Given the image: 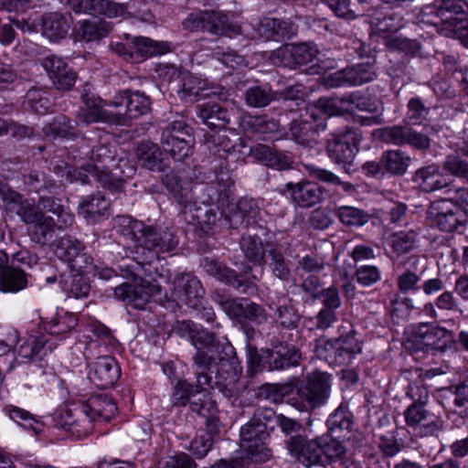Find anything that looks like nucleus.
Masks as SVG:
<instances>
[{"label": "nucleus", "mask_w": 468, "mask_h": 468, "mask_svg": "<svg viewBox=\"0 0 468 468\" xmlns=\"http://www.w3.org/2000/svg\"><path fill=\"white\" fill-rule=\"evenodd\" d=\"M117 412L113 399L106 394L90 396L87 400H80L71 405L65 412L60 411L56 416V425L74 433V428L81 426L83 432L90 428V423L96 419L110 420ZM77 432L81 431L77 429Z\"/></svg>", "instance_id": "f03ea898"}, {"label": "nucleus", "mask_w": 468, "mask_h": 468, "mask_svg": "<svg viewBox=\"0 0 468 468\" xmlns=\"http://www.w3.org/2000/svg\"><path fill=\"white\" fill-rule=\"evenodd\" d=\"M185 138H191L192 128L187 125L184 121L177 120L168 123L163 130L161 134V144H172V141H177Z\"/></svg>", "instance_id": "4d7b16f0"}, {"label": "nucleus", "mask_w": 468, "mask_h": 468, "mask_svg": "<svg viewBox=\"0 0 468 468\" xmlns=\"http://www.w3.org/2000/svg\"><path fill=\"white\" fill-rule=\"evenodd\" d=\"M111 25L101 18L93 17L80 23L77 37L85 42L99 41L111 32Z\"/></svg>", "instance_id": "a19ab883"}, {"label": "nucleus", "mask_w": 468, "mask_h": 468, "mask_svg": "<svg viewBox=\"0 0 468 468\" xmlns=\"http://www.w3.org/2000/svg\"><path fill=\"white\" fill-rule=\"evenodd\" d=\"M177 92L179 97L186 101H196L217 93L211 90L207 80L194 76L187 71L183 73Z\"/></svg>", "instance_id": "a878e982"}, {"label": "nucleus", "mask_w": 468, "mask_h": 468, "mask_svg": "<svg viewBox=\"0 0 468 468\" xmlns=\"http://www.w3.org/2000/svg\"><path fill=\"white\" fill-rule=\"evenodd\" d=\"M268 439L266 427L255 423L252 419L240 429V445L254 462L264 463L271 458V452L266 443Z\"/></svg>", "instance_id": "6e6552de"}, {"label": "nucleus", "mask_w": 468, "mask_h": 468, "mask_svg": "<svg viewBox=\"0 0 468 468\" xmlns=\"http://www.w3.org/2000/svg\"><path fill=\"white\" fill-rule=\"evenodd\" d=\"M362 139L361 131L352 127L333 133L325 146L328 157L333 163L343 165L346 170L355 159Z\"/></svg>", "instance_id": "39448f33"}, {"label": "nucleus", "mask_w": 468, "mask_h": 468, "mask_svg": "<svg viewBox=\"0 0 468 468\" xmlns=\"http://www.w3.org/2000/svg\"><path fill=\"white\" fill-rule=\"evenodd\" d=\"M326 129L325 118L312 112L305 117L293 120L290 125L291 134L293 140L300 144H306L314 138L315 133Z\"/></svg>", "instance_id": "412c9836"}, {"label": "nucleus", "mask_w": 468, "mask_h": 468, "mask_svg": "<svg viewBox=\"0 0 468 468\" xmlns=\"http://www.w3.org/2000/svg\"><path fill=\"white\" fill-rule=\"evenodd\" d=\"M417 234L413 231H400L388 238V244L398 254L410 252L415 246Z\"/></svg>", "instance_id": "052dcab7"}, {"label": "nucleus", "mask_w": 468, "mask_h": 468, "mask_svg": "<svg viewBox=\"0 0 468 468\" xmlns=\"http://www.w3.org/2000/svg\"><path fill=\"white\" fill-rule=\"evenodd\" d=\"M7 413L14 421L17 422L25 430L32 431L35 434H38L43 430V424L38 421L30 412L13 407L7 410Z\"/></svg>", "instance_id": "bf43d9fd"}, {"label": "nucleus", "mask_w": 468, "mask_h": 468, "mask_svg": "<svg viewBox=\"0 0 468 468\" xmlns=\"http://www.w3.org/2000/svg\"><path fill=\"white\" fill-rule=\"evenodd\" d=\"M204 294L200 281L193 274L182 272L175 277L172 297L177 303L196 309L201 304Z\"/></svg>", "instance_id": "ddd939ff"}, {"label": "nucleus", "mask_w": 468, "mask_h": 468, "mask_svg": "<svg viewBox=\"0 0 468 468\" xmlns=\"http://www.w3.org/2000/svg\"><path fill=\"white\" fill-rule=\"evenodd\" d=\"M239 247L244 257L253 265L265 264V247L257 235H243L239 240Z\"/></svg>", "instance_id": "37998d69"}, {"label": "nucleus", "mask_w": 468, "mask_h": 468, "mask_svg": "<svg viewBox=\"0 0 468 468\" xmlns=\"http://www.w3.org/2000/svg\"><path fill=\"white\" fill-rule=\"evenodd\" d=\"M331 388V376L321 371H314L307 378L304 387L299 388L298 394L310 409L326 403Z\"/></svg>", "instance_id": "4468645a"}, {"label": "nucleus", "mask_w": 468, "mask_h": 468, "mask_svg": "<svg viewBox=\"0 0 468 468\" xmlns=\"http://www.w3.org/2000/svg\"><path fill=\"white\" fill-rule=\"evenodd\" d=\"M379 138L388 144H410L417 149H426L430 145L428 136L413 130L410 125L388 126L378 131Z\"/></svg>", "instance_id": "2eb2a0df"}, {"label": "nucleus", "mask_w": 468, "mask_h": 468, "mask_svg": "<svg viewBox=\"0 0 468 468\" xmlns=\"http://www.w3.org/2000/svg\"><path fill=\"white\" fill-rule=\"evenodd\" d=\"M72 17L69 13L48 12L41 17L42 35L51 42L64 39L71 27Z\"/></svg>", "instance_id": "5701e85b"}, {"label": "nucleus", "mask_w": 468, "mask_h": 468, "mask_svg": "<svg viewBox=\"0 0 468 468\" xmlns=\"http://www.w3.org/2000/svg\"><path fill=\"white\" fill-rule=\"evenodd\" d=\"M337 218L346 226H362L368 221V215L362 209L351 206H340L335 210Z\"/></svg>", "instance_id": "13d9d810"}, {"label": "nucleus", "mask_w": 468, "mask_h": 468, "mask_svg": "<svg viewBox=\"0 0 468 468\" xmlns=\"http://www.w3.org/2000/svg\"><path fill=\"white\" fill-rule=\"evenodd\" d=\"M267 354L266 359L271 370L285 369L297 366L301 358V355L296 349L282 345L275 346Z\"/></svg>", "instance_id": "ea45409f"}, {"label": "nucleus", "mask_w": 468, "mask_h": 468, "mask_svg": "<svg viewBox=\"0 0 468 468\" xmlns=\"http://www.w3.org/2000/svg\"><path fill=\"white\" fill-rule=\"evenodd\" d=\"M162 182L175 200L184 208L192 212L197 197L194 182L185 171H171L162 178Z\"/></svg>", "instance_id": "f8f14e48"}, {"label": "nucleus", "mask_w": 468, "mask_h": 468, "mask_svg": "<svg viewBox=\"0 0 468 468\" xmlns=\"http://www.w3.org/2000/svg\"><path fill=\"white\" fill-rule=\"evenodd\" d=\"M196 387L194 388L186 379H179L174 386L171 401L173 406H186L192 396L197 394Z\"/></svg>", "instance_id": "69168bd1"}, {"label": "nucleus", "mask_w": 468, "mask_h": 468, "mask_svg": "<svg viewBox=\"0 0 468 468\" xmlns=\"http://www.w3.org/2000/svg\"><path fill=\"white\" fill-rule=\"evenodd\" d=\"M194 138L182 139L172 141V144H163L165 151L169 152L170 155L176 161H184L190 157L193 154Z\"/></svg>", "instance_id": "0e129e2a"}, {"label": "nucleus", "mask_w": 468, "mask_h": 468, "mask_svg": "<svg viewBox=\"0 0 468 468\" xmlns=\"http://www.w3.org/2000/svg\"><path fill=\"white\" fill-rule=\"evenodd\" d=\"M271 261L269 267L271 273L282 281H288L291 275L289 261L285 260L283 254L277 249H271L269 251Z\"/></svg>", "instance_id": "680f3d73"}, {"label": "nucleus", "mask_w": 468, "mask_h": 468, "mask_svg": "<svg viewBox=\"0 0 468 468\" xmlns=\"http://www.w3.org/2000/svg\"><path fill=\"white\" fill-rule=\"evenodd\" d=\"M197 108L198 118L210 129H223L229 122L228 111L218 104L207 102Z\"/></svg>", "instance_id": "e433bc0d"}, {"label": "nucleus", "mask_w": 468, "mask_h": 468, "mask_svg": "<svg viewBox=\"0 0 468 468\" xmlns=\"http://www.w3.org/2000/svg\"><path fill=\"white\" fill-rule=\"evenodd\" d=\"M369 23L375 33L385 37L386 35L396 33L403 27V17L396 12L384 14L376 11L370 15Z\"/></svg>", "instance_id": "4c0bfd02"}, {"label": "nucleus", "mask_w": 468, "mask_h": 468, "mask_svg": "<svg viewBox=\"0 0 468 468\" xmlns=\"http://www.w3.org/2000/svg\"><path fill=\"white\" fill-rule=\"evenodd\" d=\"M152 101L149 96L139 90H125L118 92L108 106L120 109L125 106V112H115L116 125L129 126L133 120L149 112Z\"/></svg>", "instance_id": "423d86ee"}, {"label": "nucleus", "mask_w": 468, "mask_h": 468, "mask_svg": "<svg viewBox=\"0 0 468 468\" xmlns=\"http://www.w3.org/2000/svg\"><path fill=\"white\" fill-rule=\"evenodd\" d=\"M133 44L137 53L143 58L163 55L170 50V44L165 41H155L149 37H136Z\"/></svg>", "instance_id": "09e8293b"}, {"label": "nucleus", "mask_w": 468, "mask_h": 468, "mask_svg": "<svg viewBox=\"0 0 468 468\" xmlns=\"http://www.w3.org/2000/svg\"><path fill=\"white\" fill-rule=\"evenodd\" d=\"M438 329L439 326L434 323L420 324L414 335L418 347L427 350L436 348L439 343Z\"/></svg>", "instance_id": "5fc2aeb1"}, {"label": "nucleus", "mask_w": 468, "mask_h": 468, "mask_svg": "<svg viewBox=\"0 0 468 468\" xmlns=\"http://www.w3.org/2000/svg\"><path fill=\"white\" fill-rule=\"evenodd\" d=\"M324 463L330 460L337 468H362L359 463L354 462L346 455L344 445L337 440L322 437Z\"/></svg>", "instance_id": "c9c22d12"}, {"label": "nucleus", "mask_w": 468, "mask_h": 468, "mask_svg": "<svg viewBox=\"0 0 468 468\" xmlns=\"http://www.w3.org/2000/svg\"><path fill=\"white\" fill-rule=\"evenodd\" d=\"M195 211L193 219L197 221V224L200 226L205 231H209L216 225L218 218L217 212L208 206L195 207H192V211Z\"/></svg>", "instance_id": "774afa93"}, {"label": "nucleus", "mask_w": 468, "mask_h": 468, "mask_svg": "<svg viewBox=\"0 0 468 468\" xmlns=\"http://www.w3.org/2000/svg\"><path fill=\"white\" fill-rule=\"evenodd\" d=\"M115 146L101 142L94 145L89 155V163L80 167L93 176L103 186L118 189L123 182L122 160L116 162Z\"/></svg>", "instance_id": "20e7f679"}, {"label": "nucleus", "mask_w": 468, "mask_h": 468, "mask_svg": "<svg viewBox=\"0 0 468 468\" xmlns=\"http://www.w3.org/2000/svg\"><path fill=\"white\" fill-rule=\"evenodd\" d=\"M304 166L309 176L314 179L326 184L339 186L347 194H351L355 191V186L353 184L342 181L338 176L329 170L316 166L313 164L305 165Z\"/></svg>", "instance_id": "8fccbe9b"}, {"label": "nucleus", "mask_w": 468, "mask_h": 468, "mask_svg": "<svg viewBox=\"0 0 468 468\" xmlns=\"http://www.w3.org/2000/svg\"><path fill=\"white\" fill-rule=\"evenodd\" d=\"M289 390L290 387L288 385L265 383L258 388L257 397L273 403H279L282 401Z\"/></svg>", "instance_id": "e2e57ef3"}, {"label": "nucleus", "mask_w": 468, "mask_h": 468, "mask_svg": "<svg viewBox=\"0 0 468 468\" xmlns=\"http://www.w3.org/2000/svg\"><path fill=\"white\" fill-rule=\"evenodd\" d=\"M202 267L208 275L232 286L241 293H251L256 291L255 281L258 280L256 275H251L248 280L243 279V276L249 275L252 271V268L249 265L245 266L243 274H238L234 270L227 267L218 261L205 258L202 261Z\"/></svg>", "instance_id": "0eeeda50"}, {"label": "nucleus", "mask_w": 468, "mask_h": 468, "mask_svg": "<svg viewBox=\"0 0 468 468\" xmlns=\"http://www.w3.org/2000/svg\"><path fill=\"white\" fill-rule=\"evenodd\" d=\"M274 99L273 92L267 86H252L244 93L246 104L253 108L267 107Z\"/></svg>", "instance_id": "603ef678"}, {"label": "nucleus", "mask_w": 468, "mask_h": 468, "mask_svg": "<svg viewBox=\"0 0 468 468\" xmlns=\"http://www.w3.org/2000/svg\"><path fill=\"white\" fill-rule=\"evenodd\" d=\"M362 346L360 341L356 338V332L350 330L346 335H341L336 339L335 355L333 357V365L349 364L356 356L361 353Z\"/></svg>", "instance_id": "7c9ffc66"}, {"label": "nucleus", "mask_w": 468, "mask_h": 468, "mask_svg": "<svg viewBox=\"0 0 468 468\" xmlns=\"http://www.w3.org/2000/svg\"><path fill=\"white\" fill-rule=\"evenodd\" d=\"M375 71L369 64H358L338 70L330 75L328 85L337 88L345 85L357 86L371 81Z\"/></svg>", "instance_id": "4be33fe9"}, {"label": "nucleus", "mask_w": 468, "mask_h": 468, "mask_svg": "<svg viewBox=\"0 0 468 468\" xmlns=\"http://www.w3.org/2000/svg\"><path fill=\"white\" fill-rule=\"evenodd\" d=\"M41 65L56 89L64 91L72 89L77 80V72L64 58L48 55L42 58Z\"/></svg>", "instance_id": "dca6fc26"}, {"label": "nucleus", "mask_w": 468, "mask_h": 468, "mask_svg": "<svg viewBox=\"0 0 468 468\" xmlns=\"http://www.w3.org/2000/svg\"><path fill=\"white\" fill-rule=\"evenodd\" d=\"M88 378L99 388L112 387L121 375L120 367L112 356L97 357L88 366Z\"/></svg>", "instance_id": "f3484780"}, {"label": "nucleus", "mask_w": 468, "mask_h": 468, "mask_svg": "<svg viewBox=\"0 0 468 468\" xmlns=\"http://www.w3.org/2000/svg\"><path fill=\"white\" fill-rule=\"evenodd\" d=\"M326 424L332 437L341 438L343 432H349L352 428V415L346 408L340 406L329 415Z\"/></svg>", "instance_id": "49530a36"}, {"label": "nucleus", "mask_w": 468, "mask_h": 468, "mask_svg": "<svg viewBox=\"0 0 468 468\" xmlns=\"http://www.w3.org/2000/svg\"><path fill=\"white\" fill-rule=\"evenodd\" d=\"M5 204L7 210L16 212L24 223L31 225L29 236L32 241L48 245L54 240L58 226L52 216L38 211L33 203L16 191L5 195Z\"/></svg>", "instance_id": "7ed1b4c3"}, {"label": "nucleus", "mask_w": 468, "mask_h": 468, "mask_svg": "<svg viewBox=\"0 0 468 468\" xmlns=\"http://www.w3.org/2000/svg\"><path fill=\"white\" fill-rule=\"evenodd\" d=\"M289 453L306 467L324 463L322 437L307 440L303 435H293L286 441Z\"/></svg>", "instance_id": "9b49d317"}, {"label": "nucleus", "mask_w": 468, "mask_h": 468, "mask_svg": "<svg viewBox=\"0 0 468 468\" xmlns=\"http://www.w3.org/2000/svg\"><path fill=\"white\" fill-rule=\"evenodd\" d=\"M176 330L181 336L187 337L197 350L209 347H220L213 334L207 330H199L192 321H181L177 323Z\"/></svg>", "instance_id": "cd10ccee"}, {"label": "nucleus", "mask_w": 468, "mask_h": 468, "mask_svg": "<svg viewBox=\"0 0 468 468\" xmlns=\"http://www.w3.org/2000/svg\"><path fill=\"white\" fill-rule=\"evenodd\" d=\"M77 324L78 318L76 315L66 312L62 314H58L48 321L46 325V330L48 331V335L52 337V335H62L70 332Z\"/></svg>", "instance_id": "6e6d98bb"}, {"label": "nucleus", "mask_w": 468, "mask_h": 468, "mask_svg": "<svg viewBox=\"0 0 468 468\" xmlns=\"http://www.w3.org/2000/svg\"><path fill=\"white\" fill-rule=\"evenodd\" d=\"M318 54L316 45L312 42L287 44L272 53L271 60L277 66L292 69L313 62Z\"/></svg>", "instance_id": "9d476101"}, {"label": "nucleus", "mask_w": 468, "mask_h": 468, "mask_svg": "<svg viewBox=\"0 0 468 468\" xmlns=\"http://www.w3.org/2000/svg\"><path fill=\"white\" fill-rule=\"evenodd\" d=\"M381 163L387 172L401 176L406 173L410 157L400 150H388L383 153Z\"/></svg>", "instance_id": "de8ad7c7"}, {"label": "nucleus", "mask_w": 468, "mask_h": 468, "mask_svg": "<svg viewBox=\"0 0 468 468\" xmlns=\"http://www.w3.org/2000/svg\"><path fill=\"white\" fill-rule=\"evenodd\" d=\"M112 228L125 239L133 242L130 248L133 259L142 266L144 274L153 280H142L139 284L122 283L114 288V297L135 309H144L151 297L161 292L152 264L159 262L160 253L171 252L177 247V236L170 228H154L126 215L115 217Z\"/></svg>", "instance_id": "f257e3e1"}, {"label": "nucleus", "mask_w": 468, "mask_h": 468, "mask_svg": "<svg viewBox=\"0 0 468 468\" xmlns=\"http://www.w3.org/2000/svg\"><path fill=\"white\" fill-rule=\"evenodd\" d=\"M281 194H289L292 201L301 207H311L318 204L323 197L322 188L311 181L289 182L284 188L280 189Z\"/></svg>", "instance_id": "6ab92c4d"}, {"label": "nucleus", "mask_w": 468, "mask_h": 468, "mask_svg": "<svg viewBox=\"0 0 468 468\" xmlns=\"http://www.w3.org/2000/svg\"><path fill=\"white\" fill-rule=\"evenodd\" d=\"M220 347H209L208 349L197 350L194 356V363L197 366L196 391L202 392L206 385H209L211 377L208 372H213L212 367L217 363L224 365L225 357L219 351Z\"/></svg>", "instance_id": "aec40b11"}, {"label": "nucleus", "mask_w": 468, "mask_h": 468, "mask_svg": "<svg viewBox=\"0 0 468 468\" xmlns=\"http://www.w3.org/2000/svg\"><path fill=\"white\" fill-rule=\"evenodd\" d=\"M206 17V31L213 35H221L229 37L241 34L239 25L229 21V16L220 11H207Z\"/></svg>", "instance_id": "f704fd0d"}, {"label": "nucleus", "mask_w": 468, "mask_h": 468, "mask_svg": "<svg viewBox=\"0 0 468 468\" xmlns=\"http://www.w3.org/2000/svg\"><path fill=\"white\" fill-rule=\"evenodd\" d=\"M84 103L76 112V124L90 125L95 122H105L116 125L115 112L103 108L101 100L98 97L88 94L81 96Z\"/></svg>", "instance_id": "a211bd4d"}, {"label": "nucleus", "mask_w": 468, "mask_h": 468, "mask_svg": "<svg viewBox=\"0 0 468 468\" xmlns=\"http://www.w3.org/2000/svg\"><path fill=\"white\" fill-rule=\"evenodd\" d=\"M43 133L47 136L74 139L80 135L77 124L72 123L65 115L55 117L51 122L43 127Z\"/></svg>", "instance_id": "a18cd8bd"}, {"label": "nucleus", "mask_w": 468, "mask_h": 468, "mask_svg": "<svg viewBox=\"0 0 468 468\" xmlns=\"http://www.w3.org/2000/svg\"><path fill=\"white\" fill-rule=\"evenodd\" d=\"M85 250V246L81 241L74 237L66 235L62 237L55 250V253L58 259L67 262H71L80 253Z\"/></svg>", "instance_id": "3c124183"}, {"label": "nucleus", "mask_w": 468, "mask_h": 468, "mask_svg": "<svg viewBox=\"0 0 468 468\" xmlns=\"http://www.w3.org/2000/svg\"><path fill=\"white\" fill-rule=\"evenodd\" d=\"M468 3L463 0H441V34L446 36L455 23L466 21Z\"/></svg>", "instance_id": "473e14b6"}, {"label": "nucleus", "mask_w": 468, "mask_h": 468, "mask_svg": "<svg viewBox=\"0 0 468 468\" xmlns=\"http://www.w3.org/2000/svg\"><path fill=\"white\" fill-rule=\"evenodd\" d=\"M347 104L346 96L341 98L322 97L314 103V112L320 116H337L342 115L345 111V105Z\"/></svg>", "instance_id": "864d4df0"}, {"label": "nucleus", "mask_w": 468, "mask_h": 468, "mask_svg": "<svg viewBox=\"0 0 468 468\" xmlns=\"http://www.w3.org/2000/svg\"><path fill=\"white\" fill-rule=\"evenodd\" d=\"M34 207L44 214L49 212L56 216L58 229H63L73 223V215L60 204V200L53 197H40Z\"/></svg>", "instance_id": "58836bf2"}, {"label": "nucleus", "mask_w": 468, "mask_h": 468, "mask_svg": "<svg viewBox=\"0 0 468 468\" xmlns=\"http://www.w3.org/2000/svg\"><path fill=\"white\" fill-rule=\"evenodd\" d=\"M69 5L77 13L94 12L109 17L122 16L126 12V5L109 0H69Z\"/></svg>", "instance_id": "b1692460"}, {"label": "nucleus", "mask_w": 468, "mask_h": 468, "mask_svg": "<svg viewBox=\"0 0 468 468\" xmlns=\"http://www.w3.org/2000/svg\"><path fill=\"white\" fill-rule=\"evenodd\" d=\"M213 57L225 67L232 69H240L247 65L245 58L230 48L224 51L222 48H217L213 51Z\"/></svg>", "instance_id": "338daca9"}, {"label": "nucleus", "mask_w": 468, "mask_h": 468, "mask_svg": "<svg viewBox=\"0 0 468 468\" xmlns=\"http://www.w3.org/2000/svg\"><path fill=\"white\" fill-rule=\"evenodd\" d=\"M241 127L248 134L264 140L279 131L280 123L267 115L247 114L242 117Z\"/></svg>", "instance_id": "c756f323"}, {"label": "nucleus", "mask_w": 468, "mask_h": 468, "mask_svg": "<svg viewBox=\"0 0 468 468\" xmlns=\"http://www.w3.org/2000/svg\"><path fill=\"white\" fill-rule=\"evenodd\" d=\"M269 308L274 312L275 320L286 329L297 327L301 316L294 308L292 300L285 294L271 299Z\"/></svg>", "instance_id": "bb28decb"}, {"label": "nucleus", "mask_w": 468, "mask_h": 468, "mask_svg": "<svg viewBox=\"0 0 468 468\" xmlns=\"http://www.w3.org/2000/svg\"><path fill=\"white\" fill-rule=\"evenodd\" d=\"M16 347V357L13 360L16 363L34 364L43 360L57 346L53 337L45 334L29 335L19 339Z\"/></svg>", "instance_id": "1a4fd4ad"}, {"label": "nucleus", "mask_w": 468, "mask_h": 468, "mask_svg": "<svg viewBox=\"0 0 468 468\" xmlns=\"http://www.w3.org/2000/svg\"><path fill=\"white\" fill-rule=\"evenodd\" d=\"M139 165L149 171L164 172L168 161L160 147L152 142H143L136 148Z\"/></svg>", "instance_id": "393cba45"}, {"label": "nucleus", "mask_w": 468, "mask_h": 468, "mask_svg": "<svg viewBox=\"0 0 468 468\" xmlns=\"http://www.w3.org/2000/svg\"><path fill=\"white\" fill-rule=\"evenodd\" d=\"M27 286V274L21 268L8 266L0 276V291L3 292H18Z\"/></svg>", "instance_id": "c03bdc74"}, {"label": "nucleus", "mask_w": 468, "mask_h": 468, "mask_svg": "<svg viewBox=\"0 0 468 468\" xmlns=\"http://www.w3.org/2000/svg\"><path fill=\"white\" fill-rule=\"evenodd\" d=\"M109 207V199L101 192H97L81 199L78 207V213L88 222L95 223L106 215Z\"/></svg>", "instance_id": "c85d7f7f"}, {"label": "nucleus", "mask_w": 468, "mask_h": 468, "mask_svg": "<svg viewBox=\"0 0 468 468\" xmlns=\"http://www.w3.org/2000/svg\"><path fill=\"white\" fill-rule=\"evenodd\" d=\"M255 156L264 164L276 170L292 168V159L286 154L266 145H259L254 151Z\"/></svg>", "instance_id": "79ce46f5"}, {"label": "nucleus", "mask_w": 468, "mask_h": 468, "mask_svg": "<svg viewBox=\"0 0 468 468\" xmlns=\"http://www.w3.org/2000/svg\"><path fill=\"white\" fill-rule=\"evenodd\" d=\"M216 301L220 304L228 316L236 320L242 325L243 331L248 338L253 337L255 331L253 328L246 325V306L248 305L249 299L247 298H225L224 296L217 293Z\"/></svg>", "instance_id": "2f4dec72"}, {"label": "nucleus", "mask_w": 468, "mask_h": 468, "mask_svg": "<svg viewBox=\"0 0 468 468\" xmlns=\"http://www.w3.org/2000/svg\"><path fill=\"white\" fill-rule=\"evenodd\" d=\"M260 214L261 209L257 201L253 198L243 197L238 201L235 210L229 217V220L234 228L241 225L248 227L256 222Z\"/></svg>", "instance_id": "72a5a7b5"}]
</instances>
